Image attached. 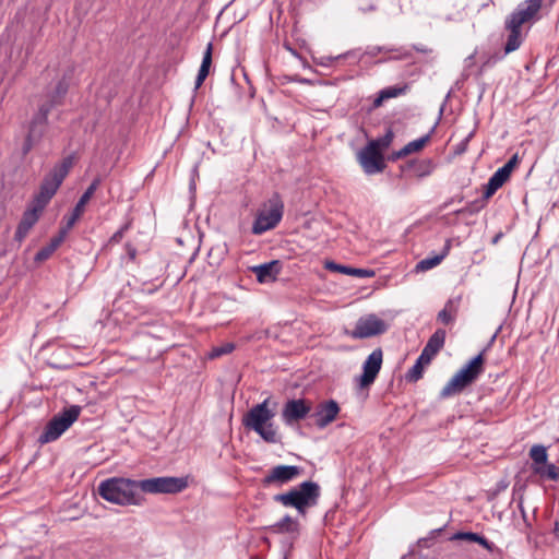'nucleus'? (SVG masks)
Returning <instances> with one entry per match:
<instances>
[{
  "instance_id": "f257e3e1",
  "label": "nucleus",
  "mask_w": 559,
  "mask_h": 559,
  "mask_svg": "<svg viewBox=\"0 0 559 559\" xmlns=\"http://www.w3.org/2000/svg\"><path fill=\"white\" fill-rule=\"evenodd\" d=\"M543 1L524 0L506 17L504 29L508 32V36L503 46V55L498 58L499 60L522 46L525 38L522 26L525 24L532 25L542 19Z\"/></svg>"
},
{
  "instance_id": "f03ea898",
  "label": "nucleus",
  "mask_w": 559,
  "mask_h": 559,
  "mask_svg": "<svg viewBox=\"0 0 559 559\" xmlns=\"http://www.w3.org/2000/svg\"><path fill=\"white\" fill-rule=\"evenodd\" d=\"M97 492L104 500L119 506H141L143 502L138 480L129 478L105 479L98 485Z\"/></svg>"
},
{
  "instance_id": "7ed1b4c3",
  "label": "nucleus",
  "mask_w": 559,
  "mask_h": 559,
  "mask_svg": "<svg viewBox=\"0 0 559 559\" xmlns=\"http://www.w3.org/2000/svg\"><path fill=\"white\" fill-rule=\"evenodd\" d=\"M320 497V485L312 480H306L286 492L275 495L273 500L285 508L296 509L298 514L305 518L308 510L319 503Z\"/></svg>"
},
{
  "instance_id": "20e7f679",
  "label": "nucleus",
  "mask_w": 559,
  "mask_h": 559,
  "mask_svg": "<svg viewBox=\"0 0 559 559\" xmlns=\"http://www.w3.org/2000/svg\"><path fill=\"white\" fill-rule=\"evenodd\" d=\"M270 399L252 406L243 416L242 424L253 430L267 443L281 442L278 427L273 423L275 413L269 408Z\"/></svg>"
},
{
  "instance_id": "39448f33",
  "label": "nucleus",
  "mask_w": 559,
  "mask_h": 559,
  "mask_svg": "<svg viewBox=\"0 0 559 559\" xmlns=\"http://www.w3.org/2000/svg\"><path fill=\"white\" fill-rule=\"evenodd\" d=\"M74 164L73 155L64 157L60 163L56 164L53 168L45 176L39 187V192L35 195L34 203L38 209L44 210L52 197L62 185L68 176L70 169Z\"/></svg>"
},
{
  "instance_id": "423d86ee",
  "label": "nucleus",
  "mask_w": 559,
  "mask_h": 559,
  "mask_svg": "<svg viewBox=\"0 0 559 559\" xmlns=\"http://www.w3.org/2000/svg\"><path fill=\"white\" fill-rule=\"evenodd\" d=\"M284 203L278 194H274L257 212L252 224V234L262 235L267 230L274 229L283 218Z\"/></svg>"
},
{
  "instance_id": "0eeeda50",
  "label": "nucleus",
  "mask_w": 559,
  "mask_h": 559,
  "mask_svg": "<svg viewBox=\"0 0 559 559\" xmlns=\"http://www.w3.org/2000/svg\"><path fill=\"white\" fill-rule=\"evenodd\" d=\"M81 406L71 405L50 419L38 441L43 444L57 440L80 416Z\"/></svg>"
},
{
  "instance_id": "6e6552de",
  "label": "nucleus",
  "mask_w": 559,
  "mask_h": 559,
  "mask_svg": "<svg viewBox=\"0 0 559 559\" xmlns=\"http://www.w3.org/2000/svg\"><path fill=\"white\" fill-rule=\"evenodd\" d=\"M140 492L147 493H179L189 483L188 477L162 476L138 480Z\"/></svg>"
},
{
  "instance_id": "1a4fd4ad",
  "label": "nucleus",
  "mask_w": 559,
  "mask_h": 559,
  "mask_svg": "<svg viewBox=\"0 0 559 559\" xmlns=\"http://www.w3.org/2000/svg\"><path fill=\"white\" fill-rule=\"evenodd\" d=\"M389 325L374 313L360 317L349 335L355 340L368 338L383 334L388 331Z\"/></svg>"
},
{
  "instance_id": "9d476101",
  "label": "nucleus",
  "mask_w": 559,
  "mask_h": 559,
  "mask_svg": "<svg viewBox=\"0 0 559 559\" xmlns=\"http://www.w3.org/2000/svg\"><path fill=\"white\" fill-rule=\"evenodd\" d=\"M359 162L368 175L381 173L385 168L383 156L379 150V141L369 142L359 152Z\"/></svg>"
},
{
  "instance_id": "9b49d317",
  "label": "nucleus",
  "mask_w": 559,
  "mask_h": 559,
  "mask_svg": "<svg viewBox=\"0 0 559 559\" xmlns=\"http://www.w3.org/2000/svg\"><path fill=\"white\" fill-rule=\"evenodd\" d=\"M302 473V468L296 465H277L269 471L263 477V486L277 485L282 486L293 481Z\"/></svg>"
},
{
  "instance_id": "f8f14e48",
  "label": "nucleus",
  "mask_w": 559,
  "mask_h": 559,
  "mask_svg": "<svg viewBox=\"0 0 559 559\" xmlns=\"http://www.w3.org/2000/svg\"><path fill=\"white\" fill-rule=\"evenodd\" d=\"M311 411V405L304 399L288 400L282 409V419L285 425L292 426L305 419Z\"/></svg>"
},
{
  "instance_id": "ddd939ff",
  "label": "nucleus",
  "mask_w": 559,
  "mask_h": 559,
  "mask_svg": "<svg viewBox=\"0 0 559 559\" xmlns=\"http://www.w3.org/2000/svg\"><path fill=\"white\" fill-rule=\"evenodd\" d=\"M340 405L334 400L320 402L311 417L314 418V424L319 429H324L333 423L340 414Z\"/></svg>"
},
{
  "instance_id": "4468645a",
  "label": "nucleus",
  "mask_w": 559,
  "mask_h": 559,
  "mask_svg": "<svg viewBox=\"0 0 559 559\" xmlns=\"http://www.w3.org/2000/svg\"><path fill=\"white\" fill-rule=\"evenodd\" d=\"M381 348L374 349L365 360L362 365V374L359 377V385L361 388L372 384L381 369L382 365Z\"/></svg>"
},
{
  "instance_id": "2eb2a0df",
  "label": "nucleus",
  "mask_w": 559,
  "mask_h": 559,
  "mask_svg": "<svg viewBox=\"0 0 559 559\" xmlns=\"http://www.w3.org/2000/svg\"><path fill=\"white\" fill-rule=\"evenodd\" d=\"M484 357L479 353L472 360H469L462 369H460L454 376L463 383L468 386L475 382L484 371Z\"/></svg>"
},
{
  "instance_id": "dca6fc26",
  "label": "nucleus",
  "mask_w": 559,
  "mask_h": 559,
  "mask_svg": "<svg viewBox=\"0 0 559 559\" xmlns=\"http://www.w3.org/2000/svg\"><path fill=\"white\" fill-rule=\"evenodd\" d=\"M484 357L479 353L472 360H469L462 369H460L454 376L463 383L468 386L475 382L484 371Z\"/></svg>"
},
{
  "instance_id": "f3484780",
  "label": "nucleus",
  "mask_w": 559,
  "mask_h": 559,
  "mask_svg": "<svg viewBox=\"0 0 559 559\" xmlns=\"http://www.w3.org/2000/svg\"><path fill=\"white\" fill-rule=\"evenodd\" d=\"M250 270L255 274L259 283H272L282 271V262L280 260H272L263 264L254 265Z\"/></svg>"
},
{
  "instance_id": "a211bd4d",
  "label": "nucleus",
  "mask_w": 559,
  "mask_h": 559,
  "mask_svg": "<svg viewBox=\"0 0 559 559\" xmlns=\"http://www.w3.org/2000/svg\"><path fill=\"white\" fill-rule=\"evenodd\" d=\"M100 185V179L97 177L95 178L91 185L87 187V189L84 191V193L80 197L79 201L76 202L71 215L68 217V228H72L76 221L82 216L85 205L91 200V198L94 195L95 191Z\"/></svg>"
},
{
  "instance_id": "6ab92c4d",
  "label": "nucleus",
  "mask_w": 559,
  "mask_h": 559,
  "mask_svg": "<svg viewBox=\"0 0 559 559\" xmlns=\"http://www.w3.org/2000/svg\"><path fill=\"white\" fill-rule=\"evenodd\" d=\"M41 211V209H38V206L34 205L32 209H28L23 213L22 219L20 221L14 235V239L19 243H21L25 239L29 230L37 223L39 218V213Z\"/></svg>"
},
{
  "instance_id": "aec40b11",
  "label": "nucleus",
  "mask_w": 559,
  "mask_h": 559,
  "mask_svg": "<svg viewBox=\"0 0 559 559\" xmlns=\"http://www.w3.org/2000/svg\"><path fill=\"white\" fill-rule=\"evenodd\" d=\"M272 534H289L297 537L300 534V523L298 519L285 514L281 520L266 527Z\"/></svg>"
},
{
  "instance_id": "412c9836",
  "label": "nucleus",
  "mask_w": 559,
  "mask_h": 559,
  "mask_svg": "<svg viewBox=\"0 0 559 559\" xmlns=\"http://www.w3.org/2000/svg\"><path fill=\"white\" fill-rule=\"evenodd\" d=\"M69 91V82L67 76L64 75L61 80L58 81L56 86L48 91L46 94V99L43 102L46 105H51V108L59 106L62 104L64 96Z\"/></svg>"
},
{
  "instance_id": "4be33fe9",
  "label": "nucleus",
  "mask_w": 559,
  "mask_h": 559,
  "mask_svg": "<svg viewBox=\"0 0 559 559\" xmlns=\"http://www.w3.org/2000/svg\"><path fill=\"white\" fill-rule=\"evenodd\" d=\"M324 267L326 270H330L333 272L352 275V276H356L359 278H369L374 275V271H372V270L352 267V266L338 264L334 261H326L324 264Z\"/></svg>"
},
{
  "instance_id": "5701e85b",
  "label": "nucleus",
  "mask_w": 559,
  "mask_h": 559,
  "mask_svg": "<svg viewBox=\"0 0 559 559\" xmlns=\"http://www.w3.org/2000/svg\"><path fill=\"white\" fill-rule=\"evenodd\" d=\"M381 52H396V55L391 56L388 60H405L411 58L412 53L405 47H388V46H368L365 55L370 57H376Z\"/></svg>"
},
{
  "instance_id": "b1692460",
  "label": "nucleus",
  "mask_w": 559,
  "mask_h": 559,
  "mask_svg": "<svg viewBox=\"0 0 559 559\" xmlns=\"http://www.w3.org/2000/svg\"><path fill=\"white\" fill-rule=\"evenodd\" d=\"M450 540H467L477 543L490 552L496 548L492 542H489L484 535L474 532H456L450 537Z\"/></svg>"
},
{
  "instance_id": "393cba45",
  "label": "nucleus",
  "mask_w": 559,
  "mask_h": 559,
  "mask_svg": "<svg viewBox=\"0 0 559 559\" xmlns=\"http://www.w3.org/2000/svg\"><path fill=\"white\" fill-rule=\"evenodd\" d=\"M212 51H213V45L212 43L207 44V47L203 53L202 62L195 79L194 90H199L203 82L205 81L206 76L210 73V68L212 63Z\"/></svg>"
},
{
  "instance_id": "a878e982",
  "label": "nucleus",
  "mask_w": 559,
  "mask_h": 559,
  "mask_svg": "<svg viewBox=\"0 0 559 559\" xmlns=\"http://www.w3.org/2000/svg\"><path fill=\"white\" fill-rule=\"evenodd\" d=\"M433 164L430 159L411 160L406 164L403 170H409L416 177H426L432 173Z\"/></svg>"
},
{
  "instance_id": "bb28decb",
  "label": "nucleus",
  "mask_w": 559,
  "mask_h": 559,
  "mask_svg": "<svg viewBox=\"0 0 559 559\" xmlns=\"http://www.w3.org/2000/svg\"><path fill=\"white\" fill-rule=\"evenodd\" d=\"M407 91V85L403 86H388L382 88L379 93L377 98L373 100V106L379 107L383 104L384 100H388L390 98H394L401 95H404Z\"/></svg>"
},
{
  "instance_id": "cd10ccee",
  "label": "nucleus",
  "mask_w": 559,
  "mask_h": 559,
  "mask_svg": "<svg viewBox=\"0 0 559 559\" xmlns=\"http://www.w3.org/2000/svg\"><path fill=\"white\" fill-rule=\"evenodd\" d=\"M427 354H420L414 366L407 371L405 378L408 382H417L423 378L424 367L429 365L431 360H428Z\"/></svg>"
},
{
  "instance_id": "c85d7f7f",
  "label": "nucleus",
  "mask_w": 559,
  "mask_h": 559,
  "mask_svg": "<svg viewBox=\"0 0 559 559\" xmlns=\"http://www.w3.org/2000/svg\"><path fill=\"white\" fill-rule=\"evenodd\" d=\"M508 179L500 174L497 169L489 178L487 185L484 188V199L488 200L491 198L498 189H500Z\"/></svg>"
},
{
  "instance_id": "c756f323",
  "label": "nucleus",
  "mask_w": 559,
  "mask_h": 559,
  "mask_svg": "<svg viewBox=\"0 0 559 559\" xmlns=\"http://www.w3.org/2000/svg\"><path fill=\"white\" fill-rule=\"evenodd\" d=\"M430 135L426 134L419 139L408 142L403 148L394 154L395 158H402L407 156L408 154L420 151L426 143L429 141Z\"/></svg>"
},
{
  "instance_id": "7c9ffc66",
  "label": "nucleus",
  "mask_w": 559,
  "mask_h": 559,
  "mask_svg": "<svg viewBox=\"0 0 559 559\" xmlns=\"http://www.w3.org/2000/svg\"><path fill=\"white\" fill-rule=\"evenodd\" d=\"M466 386L459 380L457 377L453 376L440 392V397L447 399L464 391Z\"/></svg>"
},
{
  "instance_id": "2f4dec72",
  "label": "nucleus",
  "mask_w": 559,
  "mask_h": 559,
  "mask_svg": "<svg viewBox=\"0 0 559 559\" xmlns=\"http://www.w3.org/2000/svg\"><path fill=\"white\" fill-rule=\"evenodd\" d=\"M51 110V105H46L45 103H41L38 107L37 112L33 116L29 124L48 126V115Z\"/></svg>"
},
{
  "instance_id": "473e14b6",
  "label": "nucleus",
  "mask_w": 559,
  "mask_h": 559,
  "mask_svg": "<svg viewBox=\"0 0 559 559\" xmlns=\"http://www.w3.org/2000/svg\"><path fill=\"white\" fill-rule=\"evenodd\" d=\"M530 457L533 461V467L546 464L548 459L547 449L540 444L533 445L530 450Z\"/></svg>"
},
{
  "instance_id": "72a5a7b5",
  "label": "nucleus",
  "mask_w": 559,
  "mask_h": 559,
  "mask_svg": "<svg viewBox=\"0 0 559 559\" xmlns=\"http://www.w3.org/2000/svg\"><path fill=\"white\" fill-rule=\"evenodd\" d=\"M533 471L535 474H538L542 477H547L550 480H558L559 478V471L552 463H546L543 464V466H534Z\"/></svg>"
},
{
  "instance_id": "f704fd0d",
  "label": "nucleus",
  "mask_w": 559,
  "mask_h": 559,
  "mask_svg": "<svg viewBox=\"0 0 559 559\" xmlns=\"http://www.w3.org/2000/svg\"><path fill=\"white\" fill-rule=\"evenodd\" d=\"M455 308L452 300H448L444 308L439 311L438 320L443 324H450L454 321L455 318Z\"/></svg>"
},
{
  "instance_id": "c9c22d12",
  "label": "nucleus",
  "mask_w": 559,
  "mask_h": 559,
  "mask_svg": "<svg viewBox=\"0 0 559 559\" xmlns=\"http://www.w3.org/2000/svg\"><path fill=\"white\" fill-rule=\"evenodd\" d=\"M443 259V255H441L440 253L430 258H425L417 263L416 270L423 272L431 270L435 266L439 265Z\"/></svg>"
},
{
  "instance_id": "e433bc0d",
  "label": "nucleus",
  "mask_w": 559,
  "mask_h": 559,
  "mask_svg": "<svg viewBox=\"0 0 559 559\" xmlns=\"http://www.w3.org/2000/svg\"><path fill=\"white\" fill-rule=\"evenodd\" d=\"M445 331L443 329H438L435 333L429 337L427 344L430 345L435 350L440 352L445 342Z\"/></svg>"
},
{
  "instance_id": "4c0bfd02",
  "label": "nucleus",
  "mask_w": 559,
  "mask_h": 559,
  "mask_svg": "<svg viewBox=\"0 0 559 559\" xmlns=\"http://www.w3.org/2000/svg\"><path fill=\"white\" fill-rule=\"evenodd\" d=\"M234 349H235L234 343H224L219 346L213 347L211 349V352L209 353V358H211V359L218 358L221 356L230 354Z\"/></svg>"
},
{
  "instance_id": "58836bf2",
  "label": "nucleus",
  "mask_w": 559,
  "mask_h": 559,
  "mask_svg": "<svg viewBox=\"0 0 559 559\" xmlns=\"http://www.w3.org/2000/svg\"><path fill=\"white\" fill-rule=\"evenodd\" d=\"M47 131V126H34L29 124L27 134L31 139H35L40 142Z\"/></svg>"
},
{
  "instance_id": "ea45409f",
  "label": "nucleus",
  "mask_w": 559,
  "mask_h": 559,
  "mask_svg": "<svg viewBox=\"0 0 559 559\" xmlns=\"http://www.w3.org/2000/svg\"><path fill=\"white\" fill-rule=\"evenodd\" d=\"M487 200L484 199V197L480 200H476L474 202H471L467 206V213L473 214L478 211H480L483 207H485Z\"/></svg>"
},
{
  "instance_id": "a19ab883",
  "label": "nucleus",
  "mask_w": 559,
  "mask_h": 559,
  "mask_svg": "<svg viewBox=\"0 0 559 559\" xmlns=\"http://www.w3.org/2000/svg\"><path fill=\"white\" fill-rule=\"evenodd\" d=\"M343 55H340L337 57H331V56H322L318 59H314V62L318 64V66H322V67H330L334 60H337L340 58H342Z\"/></svg>"
},
{
  "instance_id": "79ce46f5",
  "label": "nucleus",
  "mask_w": 559,
  "mask_h": 559,
  "mask_svg": "<svg viewBox=\"0 0 559 559\" xmlns=\"http://www.w3.org/2000/svg\"><path fill=\"white\" fill-rule=\"evenodd\" d=\"M39 143V141L35 140V139H31V136L27 134L26 138H25V141H24V144H23V147H22V152L24 155H26L28 152H31V150L37 144Z\"/></svg>"
},
{
  "instance_id": "37998d69",
  "label": "nucleus",
  "mask_w": 559,
  "mask_h": 559,
  "mask_svg": "<svg viewBox=\"0 0 559 559\" xmlns=\"http://www.w3.org/2000/svg\"><path fill=\"white\" fill-rule=\"evenodd\" d=\"M51 257V253L47 250L46 247H43L41 249H39L36 254H35V261L36 262H43V261H46L47 259H49Z\"/></svg>"
},
{
  "instance_id": "c03bdc74",
  "label": "nucleus",
  "mask_w": 559,
  "mask_h": 559,
  "mask_svg": "<svg viewBox=\"0 0 559 559\" xmlns=\"http://www.w3.org/2000/svg\"><path fill=\"white\" fill-rule=\"evenodd\" d=\"M473 136V133H469L457 146H456V153L462 154L466 151L467 144Z\"/></svg>"
},
{
  "instance_id": "a18cd8bd",
  "label": "nucleus",
  "mask_w": 559,
  "mask_h": 559,
  "mask_svg": "<svg viewBox=\"0 0 559 559\" xmlns=\"http://www.w3.org/2000/svg\"><path fill=\"white\" fill-rule=\"evenodd\" d=\"M392 138H393V133L392 131H388V133L382 138V139H379V147L380 146H383V147H386L389 146V144L391 143L392 141Z\"/></svg>"
},
{
  "instance_id": "49530a36",
  "label": "nucleus",
  "mask_w": 559,
  "mask_h": 559,
  "mask_svg": "<svg viewBox=\"0 0 559 559\" xmlns=\"http://www.w3.org/2000/svg\"><path fill=\"white\" fill-rule=\"evenodd\" d=\"M438 350H435V348H431L430 345L426 344L424 349L421 350V354L428 355V360H432V358L438 354Z\"/></svg>"
},
{
  "instance_id": "de8ad7c7",
  "label": "nucleus",
  "mask_w": 559,
  "mask_h": 559,
  "mask_svg": "<svg viewBox=\"0 0 559 559\" xmlns=\"http://www.w3.org/2000/svg\"><path fill=\"white\" fill-rule=\"evenodd\" d=\"M413 49H415L416 51L420 52V53H425V55H428V53H431L432 52V49L425 46V45H421V44H415L413 45Z\"/></svg>"
},
{
  "instance_id": "09e8293b",
  "label": "nucleus",
  "mask_w": 559,
  "mask_h": 559,
  "mask_svg": "<svg viewBox=\"0 0 559 559\" xmlns=\"http://www.w3.org/2000/svg\"><path fill=\"white\" fill-rule=\"evenodd\" d=\"M518 162H519V157H518V154H515L504 164V166L509 170L512 171L514 169V167L516 166Z\"/></svg>"
},
{
  "instance_id": "8fccbe9b",
  "label": "nucleus",
  "mask_w": 559,
  "mask_h": 559,
  "mask_svg": "<svg viewBox=\"0 0 559 559\" xmlns=\"http://www.w3.org/2000/svg\"><path fill=\"white\" fill-rule=\"evenodd\" d=\"M124 229H126V227H122V228H120L119 230H117V231L111 236L110 241H111V242H119V241L122 239V237H123Z\"/></svg>"
},
{
  "instance_id": "3c124183",
  "label": "nucleus",
  "mask_w": 559,
  "mask_h": 559,
  "mask_svg": "<svg viewBox=\"0 0 559 559\" xmlns=\"http://www.w3.org/2000/svg\"><path fill=\"white\" fill-rule=\"evenodd\" d=\"M451 247H452V239L449 238L445 240V243H444L440 254L443 255V258H445L449 254Z\"/></svg>"
},
{
  "instance_id": "603ef678",
  "label": "nucleus",
  "mask_w": 559,
  "mask_h": 559,
  "mask_svg": "<svg viewBox=\"0 0 559 559\" xmlns=\"http://www.w3.org/2000/svg\"><path fill=\"white\" fill-rule=\"evenodd\" d=\"M62 236H55L50 239L49 243L52 245L55 248L58 249V247L62 243Z\"/></svg>"
},
{
  "instance_id": "864d4df0",
  "label": "nucleus",
  "mask_w": 559,
  "mask_h": 559,
  "mask_svg": "<svg viewBox=\"0 0 559 559\" xmlns=\"http://www.w3.org/2000/svg\"><path fill=\"white\" fill-rule=\"evenodd\" d=\"M442 530L443 528H436L430 531L429 536H427L426 538H429V542L433 540L442 532Z\"/></svg>"
},
{
  "instance_id": "5fc2aeb1",
  "label": "nucleus",
  "mask_w": 559,
  "mask_h": 559,
  "mask_svg": "<svg viewBox=\"0 0 559 559\" xmlns=\"http://www.w3.org/2000/svg\"><path fill=\"white\" fill-rule=\"evenodd\" d=\"M501 175H503L504 178L509 179L511 175V170H509L504 165L500 168H498Z\"/></svg>"
},
{
  "instance_id": "6e6d98bb",
  "label": "nucleus",
  "mask_w": 559,
  "mask_h": 559,
  "mask_svg": "<svg viewBox=\"0 0 559 559\" xmlns=\"http://www.w3.org/2000/svg\"><path fill=\"white\" fill-rule=\"evenodd\" d=\"M418 545H419L420 547H425V548L430 547L429 538H426V537H424V538H419V539H418Z\"/></svg>"
},
{
  "instance_id": "4d7b16f0",
  "label": "nucleus",
  "mask_w": 559,
  "mask_h": 559,
  "mask_svg": "<svg viewBox=\"0 0 559 559\" xmlns=\"http://www.w3.org/2000/svg\"><path fill=\"white\" fill-rule=\"evenodd\" d=\"M71 228H68V222L66 223V226L63 228L60 229L59 234L57 236H62V241L64 240L68 231L70 230Z\"/></svg>"
},
{
  "instance_id": "13d9d810",
  "label": "nucleus",
  "mask_w": 559,
  "mask_h": 559,
  "mask_svg": "<svg viewBox=\"0 0 559 559\" xmlns=\"http://www.w3.org/2000/svg\"><path fill=\"white\" fill-rule=\"evenodd\" d=\"M552 534L557 540H559V521H556L552 528Z\"/></svg>"
},
{
  "instance_id": "bf43d9fd",
  "label": "nucleus",
  "mask_w": 559,
  "mask_h": 559,
  "mask_svg": "<svg viewBox=\"0 0 559 559\" xmlns=\"http://www.w3.org/2000/svg\"><path fill=\"white\" fill-rule=\"evenodd\" d=\"M47 248V250L52 254L57 248H55L52 245L48 243L47 246H45Z\"/></svg>"
},
{
  "instance_id": "052dcab7",
  "label": "nucleus",
  "mask_w": 559,
  "mask_h": 559,
  "mask_svg": "<svg viewBox=\"0 0 559 559\" xmlns=\"http://www.w3.org/2000/svg\"><path fill=\"white\" fill-rule=\"evenodd\" d=\"M463 213H467V210H466V206L464 209H460V210H456L455 211V214L459 215V214H463Z\"/></svg>"
},
{
  "instance_id": "680f3d73",
  "label": "nucleus",
  "mask_w": 559,
  "mask_h": 559,
  "mask_svg": "<svg viewBox=\"0 0 559 559\" xmlns=\"http://www.w3.org/2000/svg\"><path fill=\"white\" fill-rule=\"evenodd\" d=\"M496 336H497V333H495V334L492 335V337L490 338L489 345H491V344L493 343V341L496 340Z\"/></svg>"
},
{
  "instance_id": "e2e57ef3",
  "label": "nucleus",
  "mask_w": 559,
  "mask_h": 559,
  "mask_svg": "<svg viewBox=\"0 0 559 559\" xmlns=\"http://www.w3.org/2000/svg\"><path fill=\"white\" fill-rule=\"evenodd\" d=\"M473 59H474V55H471L469 57L466 58V62H472Z\"/></svg>"
},
{
  "instance_id": "0e129e2a",
  "label": "nucleus",
  "mask_w": 559,
  "mask_h": 559,
  "mask_svg": "<svg viewBox=\"0 0 559 559\" xmlns=\"http://www.w3.org/2000/svg\"><path fill=\"white\" fill-rule=\"evenodd\" d=\"M449 204H450V202H445V203L442 205V207H443V209H445V207H448V205H449Z\"/></svg>"
},
{
  "instance_id": "69168bd1",
  "label": "nucleus",
  "mask_w": 559,
  "mask_h": 559,
  "mask_svg": "<svg viewBox=\"0 0 559 559\" xmlns=\"http://www.w3.org/2000/svg\"><path fill=\"white\" fill-rule=\"evenodd\" d=\"M521 512L524 513V509L522 508V504L520 503Z\"/></svg>"
},
{
  "instance_id": "338daca9",
  "label": "nucleus",
  "mask_w": 559,
  "mask_h": 559,
  "mask_svg": "<svg viewBox=\"0 0 559 559\" xmlns=\"http://www.w3.org/2000/svg\"><path fill=\"white\" fill-rule=\"evenodd\" d=\"M405 558H406V556H403L401 559H405Z\"/></svg>"
}]
</instances>
